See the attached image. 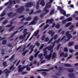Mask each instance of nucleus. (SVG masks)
Listing matches in <instances>:
<instances>
[{
    "instance_id": "obj_7",
    "label": "nucleus",
    "mask_w": 78,
    "mask_h": 78,
    "mask_svg": "<svg viewBox=\"0 0 78 78\" xmlns=\"http://www.w3.org/2000/svg\"><path fill=\"white\" fill-rule=\"evenodd\" d=\"M54 20L53 18H51L50 19H48L46 22V23H48L49 22V23L51 24L53 22Z\"/></svg>"
},
{
    "instance_id": "obj_12",
    "label": "nucleus",
    "mask_w": 78,
    "mask_h": 78,
    "mask_svg": "<svg viewBox=\"0 0 78 78\" xmlns=\"http://www.w3.org/2000/svg\"><path fill=\"white\" fill-rule=\"evenodd\" d=\"M37 23V21H35L34 20L32 21L29 24V25H34Z\"/></svg>"
},
{
    "instance_id": "obj_5",
    "label": "nucleus",
    "mask_w": 78,
    "mask_h": 78,
    "mask_svg": "<svg viewBox=\"0 0 78 78\" xmlns=\"http://www.w3.org/2000/svg\"><path fill=\"white\" fill-rule=\"evenodd\" d=\"M4 72H5V74H7L5 76L6 77H7V76H8L9 75V73L11 72V71H8V69H5L4 70Z\"/></svg>"
},
{
    "instance_id": "obj_43",
    "label": "nucleus",
    "mask_w": 78,
    "mask_h": 78,
    "mask_svg": "<svg viewBox=\"0 0 78 78\" xmlns=\"http://www.w3.org/2000/svg\"><path fill=\"white\" fill-rule=\"evenodd\" d=\"M53 38L54 39H55V40L56 39H57L58 38V35L57 34L55 35L54 37H53Z\"/></svg>"
},
{
    "instance_id": "obj_21",
    "label": "nucleus",
    "mask_w": 78,
    "mask_h": 78,
    "mask_svg": "<svg viewBox=\"0 0 78 78\" xmlns=\"http://www.w3.org/2000/svg\"><path fill=\"white\" fill-rule=\"evenodd\" d=\"M45 14L44 13H41L40 15V17L41 18H42L45 16Z\"/></svg>"
},
{
    "instance_id": "obj_39",
    "label": "nucleus",
    "mask_w": 78,
    "mask_h": 78,
    "mask_svg": "<svg viewBox=\"0 0 78 78\" xmlns=\"http://www.w3.org/2000/svg\"><path fill=\"white\" fill-rule=\"evenodd\" d=\"M39 2H38L37 4V6H36V9H38L39 8Z\"/></svg>"
},
{
    "instance_id": "obj_57",
    "label": "nucleus",
    "mask_w": 78,
    "mask_h": 78,
    "mask_svg": "<svg viewBox=\"0 0 78 78\" xmlns=\"http://www.w3.org/2000/svg\"><path fill=\"white\" fill-rule=\"evenodd\" d=\"M66 21H67V20H63L62 21V23L63 24H65V23H66Z\"/></svg>"
},
{
    "instance_id": "obj_38",
    "label": "nucleus",
    "mask_w": 78,
    "mask_h": 78,
    "mask_svg": "<svg viewBox=\"0 0 78 78\" xmlns=\"http://www.w3.org/2000/svg\"><path fill=\"white\" fill-rule=\"evenodd\" d=\"M68 72H73L74 71V70L73 69H68Z\"/></svg>"
},
{
    "instance_id": "obj_35",
    "label": "nucleus",
    "mask_w": 78,
    "mask_h": 78,
    "mask_svg": "<svg viewBox=\"0 0 78 78\" xmlns=\"http://www.w3.org/2000/svg\"><path fill=\"white\" fill-rule=\"evenodd\" d=\"M56 55L55 52H54L52 55V59H54V58H56Z\"/></svg>"
},
{
    "instance_id": "obj_50",
    "label": "nucleus",
    "mask_w": 78,
    "mask_h": 78,
    "mask_svg": "<svg viewBox=\"0 0 78 78\" xmlns=\"http://www.w3.org/2000/svg\"><path fill=\"white\" fill-rule=\"evenodd\" d=\"M64 51H65V52H67L68 51V48H64Z\"/></svg>"
},
{
    "instance_id": "obj_29",
    "label": "nucleus",
    "mask_w": 78,
    "mask_h": 78,
    "mask_svg": "<svg viewBox=\"0 0 78 78\" xmlns=\"http://www.w3.org/2000/svg\"><path fill=\"white\" fill-rule=\"evenodd\" d=\"M65 67H72V65L70 64H65Z\"/></svg>"
},
{
    "instance_id": "obj_63",
    "label": "nucleus",
    "mask_w": 78,
    "mask_h": 78,
    "mask_svg": "<svg viewBox=\"0 0 78 78\" xmlns=\"http://www.w3.org/2000/svg\"><path fill=\"white\" fill-rule=\"evenodd\" d=\"M60 39H61V38H59L57 40V41L55 40V41H56V42H57V44H58L59 42H60L59 41H60Z\"/></svg>"
},
{
    "instance_id": "obj_22",
    "label": "nucleus",
    "mask_w": 78,
    "mask_h": 78,
    "mask_svg": "<svg viewBox=\"0 0 78 78\" xmlns=\"http://www.w3.org/2000/svg\"><path fill=\"white\" fill-rule=\"evenodd\" d=\"M26 36V35H24L23 36L22 35H21L20 36V37L19 38V39H24V38H25V37Z\"/></svg>"
},
{
    "instance_id": "obj_26",
    "label": "nucleus",
    "mask_w": 78,
    "mask_h": 78,
    "mask_svg": "<svg viewBox=\"0 0 78 78\" xmlns=\"http://www.w3.org/2000/svg\"><path fill=\"white\" fill-rule=\"evenodd\" d=\"M65 55V54L63 52H61L60 54V57H64V56Z\"/></svg>"
},
{
    "instance_id": "obj_9",
    "label": "nucleus",
    "mask_w": 78,
    "mask_h": 78,
    "mask_svg": "<svg viewBox=\"0 0 78 78\" xmlns=\"http://www.w3.org/2000/svg\"><path fill=\"white\" fill-rule=\"evenodd\" d=\"M48 34H49L51 35V37H52L53 35H54V34H55V32H53V30H50L48 32Z\"/></svg>"
},
{
    "instance_id": "obj_15",
    "label": "nucleus",
    "mask_w": 78,
    "mask_h": 78,
    "mask_svg": "<svg viewBox=\"0 0 78 78\" xmlns=\"http://www.w3.org/2000/svg\"><path fill=\"white\" fill-rule=\"evenodd\" d=\"M48 70L47 69H41L37 71V72H48Z\"/></svg>"
},
{
    "instance_id": "obj_44",
    "label": "nucleus",
    "mask_w": 78,
    "mask_h": 78,
    "mask_svg": "<svg viewBox=\"0 0 78 78\" xmlns=\"http://www.w3.org/2000/svg\"><path fill=\"white\" fill-rule=\"evenodd\" d=\"M55 27L56 28H57V29H58V28H59L60 27V25H59V24H58L56 25L55 26Z\"/></svg>"
},
{
    "instance_id": "obj_31",
    "label": "nucleus",
    "mask_w": 78,
    "mask_h": 78,
    "mask_svg": "<svg viewBox=\"0 0 78 78\" xmlns=\"http://www.w3.org/2000/svg\"><path fill=\"white\" fill-rule=\"evenodd\" d=\"M72 17H70L69 18H67L66 19V21L68 22H70V21H71V20H72Z\"/></svg>"
},
{
    "instance_id": "obj_24",
    "label": "nucleus",
    "mask_w": 78,
    "mask_h": 78,
    "mask_svg": "<svg viewBox=\"0 0 78 78\" xmlns=\"http://www.w3.org/2000/svg\"><path fill=\"white\" fill-rule=\"evenodd\" d=\"M14 28H15L14 26L12 27L9 30V32H11V31H12V30H13L14 29Z\"/></svg>"
},
{
    "instance_id": "obj_45",
    "label": "nucleus",
    "mask_w": 78,
    "mask_h": 78,
    "mask_svg": "<svg viewBox=\"0 0 78 78\" xmlns=\"http://www.w3.org/2000/svg\"><path fill=\"white\" fill-rule=\"evenodd\" d=\"M44 56H47V51H44Z\"/></svg>"
},
{
    "instance_id": "obj_34",
    "label": "nucleus",
    "mask_w": 78,
    "mask_h": 78,
    "mask_svg": "<svg viewBox=\"0 0 78 78\" xmlns=\"http://www.w3.org/2000/svg\"><path fill=\"white\" fill-rule=\"evenodd\" d=\"M14 56H15V55L14 54L12 56V57H11V58L9 59V60L10 61V60L14 59Z\"/></svg>"
},
{
    "instance_id": "obj_30",
    "label": "nucleus",
    "mask_w": 78,
    "mask_h": 78,
    "mask_svg": "<svg viewBox=\"0 0 78 78\" xmlns=\"http://www.w3.org/2000/svg\"><path fill=\"white\" fill-rule=\"evenodd\" d=\"M14 65H12V66L9 68V69L10 70H12V71H13V70H14L15 69H16V68L14 67ZM14 67V68H13Z\"/></svg>"
},
{
    "instance_id": "obj_51",
    "label": "nucleus",
    "mask_w": 78,
    "mask_h": 78,
    "mask_svg": "<svg viewBox=\"0 0 78 78\" xmlns=\"http://www.w3.org/2000/svg\"><path fill=\"white\" fill-rule=\"evenodd\" d=\"M61 44H59L57 47V50H59V47H60V46L61 45Z\"/></svg>"
},
{
    "instance_id": "obj_54",
    "label": "nucleus",
    "mask_w": 78,
    "mask_h": 78,
    "mask_svg": "<svg viewBox=\"0 0 78 78\" xmlns=\"http://www.w3.org/2000/svg\"><path fill=\"white\" fill-rule=\"evenodd\" d=\"M48 27H49V25L48 24H47L44 27V29H46L47 28H48Z\"/></svg>"
},
{
    "instance_id": "obj_55",
    "label": "nucleus",
    "mask_w": 78,
    "mask_h": 78,
    "mask_svg": "<svg viewBox=\"0 0 78 78\" xmlns=\"http://www.w3.org/2000/svg\"><path fill=\"white\" fill-rule=\"evenodd\" d=\"M54 38H53V37L51 38L50 40V41L48 42V44H50V43H51V41H53V39Z\"/></svg>"
},
{
    "instance_id": "obj_32",
    "label": "nucleus",
    "mask_w": 78,
    "mask_h": 78,
    "mask_svg": "<svg viewBox=\"0 0 78 78\" xmlns=\"http://www.w3.org/2000/svg\"><path fill=\"white\" fill-rule=\"evenodd\" d=\"M10 23V24L6 26V27H11L12 26V24L13 23V22H11Z\"/></svg>"
},
{
    "instance_id": "obj_40",
    "label": "nucleus",
    "mask_w": 78,
    "mask_h": 78,
    "mask_svg": "<svg viewBox=\"0 0 78 78\" xmlns=\"http://www.w3.org/2000/svg\"><path fill=\"white\" fill-rule=\"evenodd\" d=\"M12 4H14V5H15V4H16V1H12V2H10V4L12 5Z\"/></svg>"
},
{
    "instance_id": "obj_64",
    "label": "nucleus",
    "mask_w": 78,
    "mask_h": 78,
    "mask_svg": "<svg viewBox=\"0 0 78 78\" xmlns=\"http://www.w3.org/2000/svg\"><path fill=\"white\" fill-rule=\"evenodd\" d=\"M72 56H73V55H70L69 57H68L67 58V59H70V58H72Z\"/></svg>"
},
{
    "instance_id": "obj_42",
    "label": "nucleus",
    "mask_w": 78,
    "mask_h": 78,
    "mask_svg": "<svg viewBox=\"0 0 78 78\" xmlns=\"http://www.w3.org/2000/svg\"><path fill=\"white\" fill-rule=\"evenodd\" d=\"M31 19H32V18L31 17H28L26 18V20L27 21H30V20H31Z\"/></svg>"
},
{
    "instance_id": "obj_37",
    "label": "nucleus",
    "mask_w": 78,
    "mask_h": 78,
    "mask_svg": "<svg viewBox=\"0 0 78 78\" xmlns=\"http://www.w3.org/2000/svg\"><path fill=\"white\" fill-rule=\"evenodd\" d=\"M39 53V51H38L34 55V56L35 58H36V57L37 56V55H38Z\"/></svg>"
},
{
    "instance_id": "obj_8",
    "label": "nucleus",
    "mask_w": 78,
    "mask_h": 78,
    "mask_svg": "<svg viewBox=\"0 0 78 78\" xmlns=\"http://www.w3.org/2000/svg\"><path fill=\"white\" fill-rule=\"evenodd\" d=\"M25 6L26 8H30L33 6V3L32 2L27 3L26 5Z\"/></svg>"
},
{
    "instance_id": "obj_3",
    "label": "nucleus",
    "mask_w": 78,
    "mask_h": 78,
    "mask_svg": "<svg viewBox=\"0 0 78 78\" xmlns=\"http://www.w3.org/2000/svg\"><path fill=\"white\" fill-rule=\"evenodd\" d=\"M39 30H37V31H35L34 33V35H33L29 39V41H31V40L32 39V38L34 36H37V35L38 34H39Z\"/></svg>"
},
{
    "instance_id": "obj_33",
    "label": "nucleus",
    "mask_w": 78,
    "mask_h": 78,
    "mask_svg": "<svg viewBox=\"0 0 78 78\" xmlns=\"http://www.w3.org/2000/svg\"><path fill=\"white\" fill-rule=\"evenodd\" d=\"M73 44V41L70 42L68 44V46L69 47H70V46H72Z\"/></svg>"
},
{
    "instance_id": "obj_20",
    "label": "nucleus",
    "mask_w": 78,
    "mask_h": 78,
    "mask_svg": "<svg viewBox=\"0 0 78 78\" xmlns=\"http://www.w3.org/2000/svg\"><path fill=\"white\" fill-rule=\"evenodd\" d=\"M55 12V9H53L49 13V15L50 16H51V15H53V13Z\"/></svg>"
},
{
    "instance_id": "obj_4",
    "label": "nucleus",
    "mask_w": 78,
    "mask_h": 78,
    "mask_svg": "<svg viewBox=\"0 0 78 78\" xmlns=\"http://www.w3.org/2000/svg\"><path fill=\"white\" fill-rule=\"evenodd\" d=\"M18 70L19 72H21L22 70H23L25 68V66H23V68H22L21 65H19L18 67Z\"/></svg>"
},
{
    "instance_id": "obj_62",
    "label": "nucleus",
    "mask_w": 78,
    "mask_h": 78,
    "mask_svg": "<svg viewBox=\"0 0 78 78\" xmlns=\"http://www.w3.org/2000/svg\"><path fill=\"white\" fill-rule=\"evenodd\" d=\"M8 22V21L7 20H4L3 22V23L5 25V24H6V23Z\"/></svg>"
},
{
    "instance_id": "obj_16",
    "label": "nucleus",
    "mask_w": 78,
    "mask_h": 78,
    "mask_svg": "<svg viewBox=\"0 0 78 78\" xmlns=\"http://www.w3.org/2000/svg\"><path fill=\"white\" fill-rule=\"evenodd\" d=\"M8 17L12 18V12H9L7 15Z\"/></svg>"
},
{
    "instance_id": "obj_48",
    "label": "nucleus",
    "mask_w": 78,
    "mask_h": 78,
    "mask_svg": "<svg viewBox=\"0 0 78 78\" xmlns=\"http://www.w3.org/2000/svg\"><path fill=\"white\" fill-rule=\"evenodd\" d=\"M17 16V13H14L13 14V13H12V18L14 17H15V16Z\"/></svg>"
},
{
    "instance_id": "obj_59",
    "label": "nucleus",
    "mask_w": 78,
    "mask_h": 78,
    "mask_svg": "<svg viewBox=\"0 0 78 78\" xmlns=\"http://www.w3.org/2000/svg\"><path fill=\"white\" fill-rule=\"evenodd\" d=\"M2 65L3 66H5L6 65V62L5 61L3 62L2 63Z\"/></svg>"
},
{
    "instance_id": "obj_13",
    "label": "nucleus",
    "mask_w": 78,
    "mask_h": 78,
    "mask_svg": "<svg viewBox=\"0 0 78 78\" xmlns=\"http://www.w3.org/2000/svg\"><path fill=\"white\" fill-rule=\"evenodd\" d=\"M45 2H44V0H42L40 2V5H42V6H45Z\"/></svg>"
},
{
    "instance_id": "obj_27",
    "label": "nucleus",
    "mask_w": 78,
    "mask_h": 78,
    "mask_svg": "<svg viewBox=\"0 0 78 78\" xmlns=\"http://www.w3.org/2000/svg\"><path fill=\"white\" fill-rule=\"evenodd\" d=\"M6 42H7V41H6V40L5 39L2 41V45H5L6 44Z\"/></svg>"
},
{
    "instance_id": "obj_11",
    "label": "nucleus",
    "mask_w": 78,
    "mask_h": 78,
    "mask_svg": "<svg viewBox=\"0 0 78 78\" xmlns=\"http://www.w3.org/2000/svg\"><path fill=\"white\" fill-rule=\"evenodd\" d=\"M68 76L69 78H73L75 76V74L73 73H70L69 74Z\"/></svg>"
},
{
    "instance_id": "obj_1",
    "label": "nucleus",
    "mask_w": 78,
    "mask_h": 78,
    "mask_svg": "<svg viewBox=\"0 0 78 78\" xmlns=\"http://www.w3.org/2000/svg\"><path fill=\"white\" fill-rule=\"evenodd\" d=\"M53 50L51 51H50V54L48 55H46L45 56V58L47 59L48 60H50L51 57L52 55V53H53Z\"/></svg>"
},
{
    "instance_id": "obj_23",
    "label": "nucleus",
    "mask_w": 78,
    "mask_h": 78,
    "mask_svg": "<svg viewBox=\"0 0 78 78\" xmlns=\"http://www.w3.org/2000/svg\"><path fill=\"white\" fill-rule=\"evenodd\" d=\"M33 58H34V56L33 55H31L29 57V60L30 61H31L33 60Z\"/></svg>"
},
{
    "instance_id": "obj_19",
    "label": "nucleus",
    "mask_w": 78,
    "mask_h": 78,
    "mask_svg": "<svg viewBox=\"0 0 78 78\" xmlns=\"http://www.w3.org/2000/svg\"><path fill=\"white\" fill-rule=\"evenodd\" d=\"M48 48V50L50 51L52 50L53 48L51 46V45H50L49 46L47 47Z\"/></svg>"
},
{
    "instance_id": "obj_14",
    "label": "nucleus",
    "mask_w": 78,
    "mask_h": 78,
    "mask_svg": "<svg viewBox=\"0 0 78 78\" xmlns=\"http://www.w3.org/2000/svg\"><path fill=\"white\" fill-rule=\"evenodd\" d=\"M62 14L63 15V16H66V17H69V16H70V14L66 15V11H64Z\"/></svg>"
},
{
    "instance_id": "obj_53",
    "label": "nucleus",
    "mask_w": 78,
    "mask_h": 78,
    "mask_svg": "<svg viewBox=\"0 0 78 78\" xmlns=\"http://www.w3.org/2000/svg\"><path fill=\"white\" fill-rule=\"evenodd\" d=\"M48 8V5L46 4L45 5V8H44V10H45L46 9H47Z\"/></svg>"
},
{
    "instance_id": "obj_52",
    "label": "nucleus",
    "mask_w": 78,
    "mask_h": 78,
    "mask_svg": "<svg viewBox=\"0 0 78 78\" xmlns=\"http://www.w3.org/2000/svg\"><path fill=\"white\" fill-rule=\"evenodd\" d=\"M44 46V44H42L39 48V50H41V49H42Z\"/></svg>"
},
{
    "instance_id": "obj_61",
    "label": "nucleus",
    "mask_w": 78,
    "mask_h": 78,
    "mask_svg": "<svg viewBox=\"0 0 78 78\" xmlns=\"http://www.w3.org/2000/svg\"><path fill=\"white\" fill-rule=\"evenodd\" d=\"M41 10H39L37 11H36L35 12L36 13H41Z\"/></svg>"
},
{
    "instance_id": "obj_56",
    "label": "nucleus",
    "mask_w": 78,
    "mask_h": 78,
    "mask_svg": "<svg viewBox=\"0 0 78 78\" xmlns=\"http://www.w3.org/2000/svg\"><path fill=\"white\" fill-rule=\"evenodd\" d=\"M74 48L76 50L78 49V44H76Z\"/></svg>"
},
{
    "instance_id": "obj_46",
    "label": "nucleus",
    "mask_w": 78,
    "mask_h": 78,
    "mask_svg": "<svg viewBox=\"0 0 78 78\" xmlns=\"http://www.w3.org/2000/svg\"><path fill=\"white\" fill-rule=\"evenodd\" d=\"M49 41V38L48 37H46L44 40L45 42H48Z\"/></svg>"
},
{
    "instance_id": "obj_6",
    "label": "nucleus",
    "mask_w": 78,
    "mask_h": 78,
    "mask_svg": "<svg viewBox=\"0 0 78 78\" xmlns=\"http://www.w3.org/2000/svg\"><path fill=\"white\" fill-rule=\"evenodd\" d=\"M43 56V54H42V53H40V54L38 55V58H39L40 59H41L40 61H42V60H43V59H44V57Z\"/></svg>"
},
{
    "instance_id": "obj_25",
    "label": "nucleus",
    "mask_w": 78,
    "mask_h": 78,
    "mask_svg": "<svg viewBox=\"0 0 78 78\" xmlns=\"http://www.w3.org/2000/svg\"><path fill=\"white\" fill-rule=\"evenodd\" d=\"M45 11V12L44 13L45 14H47V13H48V12H49V10H48V9H46V10H44V9L43 10V12Z\"/></svg>"
},
{
    "instance_id": "obj_47",
    "label": "nucleus",
    "mask_w": 78,
    "mask_h": 78,
    "mask_svg": "<svg viewBox=\"0 0 78 78\" xmlns=\"http://www.w3.org/2000/svg\"><path fill=\"white\" fill-rule=\"evenodd\" d=\"M45 38V35H43L42 37L41 38V40L42 41H44V39Z\"/></svg>"
},
{
    "instance_id": "obj_17",
    "label": "nucleus",
    "mask_w": 78,
    "mask_h": 78,
    "mask_svg": "<svg viewBox=\"0 0 78 78\" xmlns=\"http://www.w3.org/2000/svg\"><path fill=\"white\" fill-rule=\"evenodd\" d=\"M27 29L25 28L23 31V33L26 36L27 35Z\"/></svg>"
},
{
    "instance_id": "obj_60",
    "label": "nucleus",
    "mask_w": 78,
    "mask_h": 78,
    "mask_svg": "<svg viewBox=\"0 0 78 78\" xmlns=\"http://www.w3.org/2000/svg\"><path fill=\"white\" fill-rule=\"evenodd\" d=\"M56 25V24H55V23H52V28H54L55 27V26Z\"/></svg>"
},
{
    "instance_id": "obj_41",
    "label": "nucleus",
    "mask_w": 78,
    "mask_h": 78,
    "mask_svg": "<svg viewBox=\"0 0 78 78\" xmlns=\"http://www.w3.org/2000/svg\"><path fill=\"white\" fill-rule=\"evenodd\" d=\"M2 52H1V54L2 55H3L5 54V51L4 50V49H2L1 50Z\"/></svg>"
},
{
    "instance_id": "obj_10",
    "label": "nucleus",
    "mask_w": 78,
    "mask_h": 78,
    "mask_svg": "<svg viewBox=\"0 0 78 78\" xmlns=\"http://www.w3.org/2000/svg\"><path fill=\"white\" fill-rule=\"evenodd\" d=\"M57 10H60V12L62 14L63 12H64V10L63 9H62V8H61V7L60 6H58L57 7Z\"/></svg>"
},
{
    "instance_id": "obj_18",
    "label": "nucleus",
    "mask_w": 78,
    "mask_h": 78,
    "mask_svg": "<svg viewBox=\"0 0 78 78\" xmlns=\"http://www.w3.org/2000/svg\"><path fill=\"white\" fill-rule=\"evenodd\" d=\"M33 20H34V21L37 22V21L39 20V18L37 16H35Z\"/></svg>"
},
{
    "instance_id": "obj_58",
    "label": "nucleus",
    "mask_w": 78,
    "mask_h": 78,
    "mask_svg": "<svg viewBox=\"0 0 78 78\" xmlns=\"http://www.w3.org/2000/svg\"><path fill=\"white\" fill-rule=\"evenodd\" d=\"M35 44L36 46H37V47H39V46L40 45V43L37 42Z\"/></svg>"
},
{
    "instance_id": "obj_36",
    "label": "nucleus",
    "mask_w": 78,
    "mask_h": 78,
    "mask_svg": "<svg viewBox=\"0 0 78 78\" xmlns=\"http://www.w3.org/2000/svg\"><path fill=\"white\" fill-rule=\"evenodd\" d=\"M64 69V68H63V67H59V69H58V70L59 71H62Z\"/></svg>"
},
{
    "instance_id": "obj_28",
    "label": "nucleus",
    "mask_w": 78,
    "mask_h": 78,
    "mask_svg": "<svg viewBox=\"0 0 78 78\" xmlns=\"http://www.w3.org/2000/svg\"><path fill=\"white\" fill-rule=\"evenodd\" d=\"M67 36V37H68V38L67 39V41H68L70 39V38L72 37V36L70 34H69L67 35H66Z\"/></svg>"
},
{
    "instance_id": "obj_2",
    "label": "nucleus",
    "mask_w": 78,
    "mask_h": 78,
    "mask_svg": "<svg viewBox=\"0 0 78 78\" xmlns=\"http://www.w3.org/2000/svg\"><path fill=\"white\" fill-rule=\"evenodd\" d=\"M24 10V7L21 6L19 8L17 9L16 11L18 13H22L23 11Z\"/></svg>"
},
{
    "instance_id": "obj_49",
    "label": "nucleus",
    "mask_w": 78,
    "mask_h": 78,
    "mask_svg": "<svg viewBox=\"0 0 78 78\" xmlns=\"http://www.w3.org/2000/svg\"><path fill=\"white\" fill-rule=\"evenodd\" d=\"M74 28V26L73 25H72L70 27L69 29L70 30H72Z\"/></svg>"
}]
</instances>
